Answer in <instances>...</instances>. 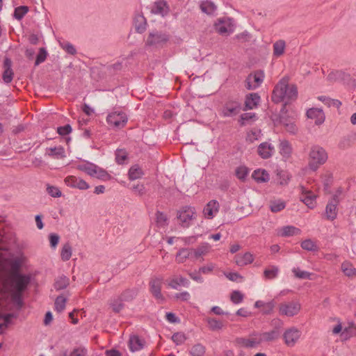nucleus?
Segmentation results:
<instances>
[{"label":"nucleus","mask_w":356,"mask_h":356,"mask_svg":"<svg viewBox=\"0 0 356 356\" xmlns=\"http://www.w3.org/2000/svg\"><path fill=\"white\" fill-rule=\"evenodd\" d=\"M31 276L27 274L15 273L9 280L12 301L19 307L23 306V293L31 283Z\"/></svg>","instance_id":"obj_1"},{"label":"nucleus","mask_w":356,"mask_h":356,"mask_svg":"<svg viewBox=\"0 0 356 356\" xmlns=\"http://www.w3.org/2000/svg\"><path fill=\"white\" fill-rule=\"evenodd\" d=\"M298 97V88L296 85H289L288 79L283 78L275 86L271 99L277 104L285 99L287 102L295 100Z\"/></svg>","instance_id":"obj_2"},{"label":"nucleus","mask_w":356,"mask_h":356,"mask_svg":"<svg viewBox=\"0 0 356 356\" xmlns=\"http://www.w3.org/2000/svg\"><path fill=\"white\" fill-rule=\"evenodd\" d=\"M327 154L325 150L319 145H313L309 154V165L312 170H316L318 168L325 163Z\"/></svg>","instance_id":"obj_3"},{"label":"nucleus","mask_w":356,"mask_h":356,"mask_svg":"<svg viewBox=\"0 0 356 356\" xmlns=\"http://www.w3.org/2000/svg\"><path fill=\"white\" fill-rule=\"evenodd\" d=\"M170 40V35L167 33L153 31L149 32L145 40V45L155 48H160L165 45Z\"/></svg>","instance_id":"obj_4"},{"label":"nucleus","mask_w":356,"mask_h":356,"mask_svg":"<svg viewBox=\"0 0 356 356\" xmlns=\"http://www.w3.org/2000/svg\"><path fill=\"white\" fill-rule=\"evenodd\" d=\"M342 191L339 188L332 198L328 201L325 207V217L329 220H334L337 216V206L340 202L339 196L341 195Z\"/></svg>","instance_id":"obj_5"},{"label":"nucleus","mask_w":356,"mask_h":356,"mask_svg":"<svg viewBox=\"0 0 356 356\" xmlns=\"http://www.w3.org/2000/svg\"><path fill=\"white\" fill-rule=\"evenodd\" d=\"M77 169L87 173L88 175L98 179H104L108 176L107 172L92 163H86L77 165Z\"/></svg>","instance_id":"obj_6"},{"label":"nucleus","mask_w":356,"mask_h":356,"mask_svg":"<svg viewBox=\"0 0 356 356\" xmlns=\"http://www.w3.org/2000/svg\"><path fill=\"white\" fill-rule=\"evenodd\" d=\"M234 343L240 348H253L261 344V339H259L257 332H253L249 336V338L237 337Z\"/></svg>","instance_id":"obj_7"},{"label":"nucleus","mask_w":356,"mask_h":356,"mask_svg":"<svg viewBox=\"0 0 356 356\" xmlns=\"http://www.w3.org/2000/svg\"><path fill=\"white\" fill-rule=\"evenodd\" d=\"M242 110L241 104L238 100L229 99L225 102L222 109L224 117H233L238 115Z\"/></svg>","instance_id":"obj_8"},{"label":"nucleus","mask_w":356,"mask_h":356,"mask_svg":"<svg viewBox=\"0 0 356 356\" xmlns=\"http://www.w3.org/2000/svg\"><path fill=\"white\" fill-rule=\"evenodd\" d=\"M264 79V73L262 70L255 71L248 76L245 79V88L248 90H255L262 83Z\"/></svg>","instance_id":"obj_9"},{"label":"nucleus","mask_w":356,"mask_h":356,"mask_svg":"<svg viewBox=\"0 0 356 356\" xmlns=\"http://www.w3.org/2000/svg\"><path fill=\"white\" fill-rule=\"evenodd\" d=\"M106 121L111 126H113L117 129H120L126 124L127 122V118L124 112L115 111L110 113L107 116Z\"/></svg>","instance_id":"obj_10"},{"label":"nucleus","mask_w":356,"mask_h":356,"mask_svg":"<svg viewBox=\"0 0 356 356\" xmlns=\"http://www.w3.org/2000/svg\"><path fill=\"white\" fill-rule=\"evenodd\" d=\"M300 304L298 302H288L282 303L279 307V312L281 315L286 316H293L300 310Z\"/></svg>","instance_id":"obj_11"},{"label":"nucleus","mask_w":356,"mask_h":356,"mask_svg":"<svg viewBox=\"0 0 356 356\" xmlns=\"http://www.w3.org/2000/svg\"><path fill=\"white\" fill-rule=\"evenodd\" d=\"M301 334V331L296 327L286 329L283 334L285 344L289 347L294 346L300 339Z\"/></svg>","instance_id":"obj_12"},{"label":"nucleus","mask_w":356,"mask_h":356,"mask_svg":"<svg viewBox=\"0 0 356 356\" xmlns=\"http://www.w3.org/2000/svg\"><path fill=\"white\" fill-rule=\"evenodd\" d=\"M195 209L191 207H185L181 211L179 212L177 216L178 219L181 222V226L184 227H189V222L195 218Z\"/></svg>","instance_id":"obj_13"},{"label":"nucleus","mask_w":356,"mask_h":356,"mask_svg":"<svg viewBox=\"0 0 356 356\" xmlns=\"http://www.w3.org/2000/svg\"><path fill=\"white\" fill-rule=\"evenodd\" d=\"M64 181L67 186L80 190H86L90 187L86 181L75 176H67Z\"/></svg>","instance_id":"obj_14"},{"label":"nucleus","mask_w":356,"mask_h":356,"mask_svg":"<svg viewBox=\"0 0 356 356\" xmlns=\"http://www.w3.org/2000/svg\"><path fill=\"white\" fill-rule=\"evenodd\" d=\"M162 283L163 279L161 277L152 278L149 281L150 291L158 300H163V296L161 293Z\"/></svg>","instance_id":"obj_15"},{"label":"nucleus","mask_w":356,"mask_h":356,"mask_svg":"<svg viewBox=\"0 0 356 356\" xmlns=\"http://www.w3.org/2000/svg\"><path fill=\"white\" fill-rule=\"evenodd\" d=\"M302 194L300 197L309 208L313 209L316 205V195L311 191L306 190L304 187L301 188Z\"/></svg>","instance_id":"obj_16"},{"label":"nucleus","mask_w":356,"mask_h":356,"mask_svg":"<svg viewBox=\"0 0 356 356\" xmlns=\"http://www.w3.org/2000/svg\"><path fill=\"white\" fill-rule=\"evenodd\" d=\"M3 67L4 69L2 79L6 83H10L14 76V72L12 69V60L9 58H5L3 61Z\"/></svg>","instance_id":"obj_17"},{"label":"nucleus","mask_w":356,"mask_h":356,"mask_svg":"<svg viewBox=\"0 0 356 356\" xmlns=\"http://www.w3.org/2000/svg\"><path fill=\"white\" fill-rule=\"evenodd\" d=\"M275 151L274 147L267 142L261 143L258 146L257 153L264 159L270 158Z\"/></svg>","instance_id":"obj_18"},{"label":"nucleus","mask_w":356,"mask_h":356,"mask_svg":"<svg viewBox=\"0 0 356 356\" xmlns=\"http://www.w3.org/2000/svg\"><path fill=\"white\" fill-rule=\"evenodd\" d=\"M219 207V203L215 200L209 202L203 210L205 217L208 219H212L214 217L215 213L218 211Z\"/></svg>","instance_id":"obj_19"},{"label":"nucleus","mask_w":356,"mask_h":356,"mask_svg":"<svg viewBox=\"0 0 356 356\" xmlns=\"http://www.w3.org/2000/svg\"><path fill=\"white\" fill-rule=\"evenodd\" d=\"M260 102V96L257 93H250L245 97V107L243 111L253 109L257 107Z\"/></svg>","instance_id":"obj_20"},{"label":"nucleus","mask_w":356,"mask_h":356,"mask_svg":"<svg viewBox=\"0 0 356 356\" xmlns=\"http://www.w3.org/2000/svg\"><path fill=\"white\" fill-rule=\"evenodd\" d=\"M307 116L311 119H315L316 124H322L325 120V115L321 108H312L307 110Z\"/></svg>","instance_id":"obj_21"},{"label":"nucleus","mask_w":356,"mask_h":356,"mask_svg":"<svg viewBox=\"0 0 356 356\" xmlns=\"http://www.w3.org/2000/svg\"><path fill=\"white\" fill-rule=\"evenodd\" d=\"M145 341L140 339L138 336L130 337L129 340V347L131 352L140 350L144 348Z\"/></svg>","instance_id":"obj_22"},{"label":"nucleus","mask_w":356,"mask_h":356,"mask_svg":"<svg viewBox=\"0 0 356 356\" xmlns=\"http://www.w3.org/2000/svg\"><path fill=\"white\" fill-rule=\"evenodd\" d=\"M254 261L253 255L250 252H245L244 254H236L235 256L236 264L238 266H243L252 263Z\"/></svg>","instance_id":"obj_23"},{"label":"nucleus","mask_w":356,"mask_h":356,"mask_svg":"<svg viewBox=\"0 0 356 356\" xmlns=\"http://www.w3.org/2000/svg\"><path fill=\"white\" fill-rule=\"evenodd\" d=\"M134 23L136 31L138 33H142L146 30L147 20L143 15L138 14L136 15L134 19Z\"/></svg>","instance_id":"obj_24"},{"label":"nucleus","mask_w":356,"mask_h":356,"mask_svg":"<svg viewBox=\"0 0 356 356\" xmlns=\"http://www.w3.org/2000/svg\"><path fill=\"white\" fill-rule=\"evenodd\" d=\"M167 9L168 6L166 2L164 0H159L154 2L152 8V13L163 16L167 13Z\"/></svg>","instance_id":"obj_25"},{"label":"nucleus","mask_w":356,"mask_h":356,"mask_svg":"<svg viewBox=\"0 0 356 356\" xmlns=\"http://www.w3.org/2000/svg\"><path fill=\"white\" fill-rule=\"evenodd\" d=\"M280 335V332L277 330L274 329L270 332H266L263 333L257 332L259 339H261V343L264 341H272L277 339Z\"/></svg>","instance_id":"obj_26"},{"label":"nucleus","mask_w":356,"mask_h":356,"mask_svg":"<svg viewBox=\"0 0 356 356\" xmlns=\"http://www.w3.org/2000/svg\"><path fill=\"white\" fill-rule=\"evenodd\" d=\"M252 177L258 183L266 182L269 180V174L266 170L257 169L254 170Z\"/></svg>","instance_id":"obj_27"},{"label":"nucleus","mask_w":356,"mask_h":356,"mask_svg":"<svg viewBox=\"0 0 356 356\" xmlns=\"http://www.w3.org/2000/svg\"><path fill=\"white\" fill-rule=\"evenodd\" d=\"M47 154L52 158L58 159L65 156V149L62 146L50 147L47 149Z\"/></svg>","instance_id":"obj_28"},{"label":"nucleus","mask_w":356,"mask_h":356,"mask_svg":"<svg viewBox=\"0 0 356 356\" xmlns=\"http://www.w3.org/2000/svg\"><path fill=\"white\" fill-rule=\"evenodd\" d=\"M215 29L220 34H225L231 29L229 23L222 19H219L218 22L215 24Z\"/></svg>","instance_id":"obj_29"},{"label":"nucleus","mask_w":356,"mask_h":356,"mask_svg":"<svg viewBox=\"0 0 356 356\" xmlns=\"http://www.w3.org/2000/svg\"><path fill=\"white\" fill-rule=\"evenodd\" d=\"M138 291L136 288L127 289L120 294V297L124 302H130L137 296Z\"/></svg>","instance_id":"obj_30"},{"label":"nucleus","mask_w":356,"mask_h":356,"mask_svg":"<svg viewBox=\"0 0 356 356\" xmlns=\"http://www.w3.org/2000/svg\"><path fill=\"white\" fill-rule=\"evenodd\" d=\"M69 284V278L66 276L62 275L56 280L54 286L56 291H60L66 289Z\"/></svg>","instance_id":"obj_31"},{"label":"nucleus","mask_w":356,"mask_h":356,"mask_svg":"<svg viewBox=\"0 0 356 356\" xmlns=\"http://www.w3.org/2000/svg\"><path fill=\"white\" fill-rule=\"evenodd\" d=\"M143 174V170L138 165H134L129 170V178L131 180H135L140 178Z\"/></svg>","instance_id":"obj_32"},{"label":"nucleus","mask_w":356,"mask_h":356,"mask_svg":"<svg viewBox=\"0 0 356 356\" xmlns=\"http://www.w3.org/2000/svg\"><path fill=\"white\" fill-rule=\"evenodd\" d=\"M279 271L277 266L272 265L264 270V276L267 280H273L277 277Z\"/></svg>","instance_id":"obj_33"},{"label":"nucleus","mask_w":356,"mask_h":356,"mask_svg":"<svg viewBox=\"0 0 356 356\" xmlns=\"http://www.w3.org/2000/svg\"><path fill=\"white\" fill-rule=\"evenodd\" d=\"M123 302L124 301L120 296L111 299V302H110V306L112 308V310L115 313H119L124 307V305L123 304Z\"/></svg>","instance_id":"obj_34"},{"label":"nucleus","mask_w":356,"mask_h":356,"mask_svg":"<svg viewBox=\"0 0 356 356\" xmlns=\"http://www.w3.org/2000/svg\"><path fill=\"white\" fill-rule=\"evenodd\" d=\"M286 42L283 40L276 41L273 44V54L276 57L282 56L284 53Z\"/></svg>","instance_id":"obj_35"},{"label":"nucleus","mask_w":356,"mask_h":356,"mask_svg":"<svg viewBox=\"0 0 356 356\" xmlns=\"http://www.w3.org/2000/svg\"><path fill=\"white\" fill-rule=\"evenodd\" d=\"M300 233V229L294 226H285L281 229L280 235L282 236H291L298 235Z\"/></svg>","instance_id":"obj_36"},{"label":"nucleus","mask_w":356,"mask_h":356,"mask_svg":"<svg viewBox=\"0 0 356 356\" xmlns=\"http://www.w3.org/2000/svg\"><path fill=\"white\" fill-rule=\"evenodd\" d=\"M291 147L288 140H282L280 144V152L285 158H289L291 154Z\"/></svg>","instance_id":"obj_37"},{"label":"nucleus","mask_w":356,"mask_h":356,"mask_svg":"<svg viewBox=\"0 0 356 356\" xmlns=\"http://www.w3.org/2000/svg\"><path fill=\"white\" fill-rule=\"evenodd\" d=\"M192 252V250L187 248L180 249L176 255L177 261L179 264L184 263L191 256Z\"/></svg>","instance_id":"obj_38"},{"label":"nucleus","mask_w":356,"mask_h":356,"mask_svg":"<svg viewBox=\"0 0 356 356\" xmlns=\"http://www.w3.org/2000/svg\"><path fill=\"white\" fill-rule=\"evenodd\" d=\"M206 321L207 322L209 329L212 331L220 330L223 327L222 322L215 318H207Z\"/></svg>","instance_id":"obj_39"},{"label":"nucleus","mask_w":356,"mask_h":356,"mask_svg":"<svg viewBox=\"0 0 356 356\" xmlns=\"http://www.w3.org/2000/svg\"><path fill=\"white\" fill-rule=\"evenodd\" d=\"M248 173L249 169L245 165H240L235 170V175L242 181H244L246 179Z\"/></svg>","instance_id":"obj_40"},{"label":"nucleus","mask_w":356,"mask_h":356,"mask_svg":"<svg viewBox=\"0 0 356 356\" xmlns=\"http://www.w3.org/2000/svg\"><path fill=\"white\" fill-rule=\"evenodd\" d=\"M200 8L203 13L211 15L216 10V6L213 2L205 1L200 4Z\"/></svg>","instance_id":"obj_41"},{"label":"nucleus","mask_w":356,"mask_h":356,"mask_svg":"<svg viewBox=\"0 0 356 356\" xmlns=\"http://www.w3.org/2000/svg\"><path fill=\"white\" fill-rule=\"evenodd\" d=\"M66 302H67L66 298H65L62 295L58 296L56 298L55 302H54L55 310L58 313L62 312L65 308Z\"/></svg>","instance_id":"obj_42"},{"label":"nucleus","mask_w":356,"mask_h":356,"mask_svg":"<svg viewBox=\"0 0 356 356\" xmlns=\"http://www.w3.org/2000/svg\"><path fill=\"white\" fill-rule=\"evenodd\" d=\"M341 270L348 277L356 275V268L349 262H343L341 264Z\"/></svg>","instance_id":"obj_43"},{"label":"nucleus","mask_w":356,"mask_h":356,"mask_svg":"<svg viewBox=\"0 0 356 356\" xmlns=\"http://www.w3.org/2000/svg\"><path fill=\"white\" fill-rule=\"evenodd\" d=\"M72 246L70 243H67L64 244L60 252V257L63 261H68L72 256Z\"/></svg>","instance_id":"obj_44"},{"label":"nucleus","mask_w":356,"mask_h":356,"mask_svg":"<svg viewBox=\"0 0 356 356\" xmlns=\"http://www.w3.org/2000/svg\"><path fill=\"white\" fill-rule=\"evenodd\" d=\"M188 280L183 277H179L178 278H173L169 283V286L172 289H177L178 286L182 285L184 286H187L188 285Z\"/></svg>","instance_id":"obj_45"},{"label":"nucleus","mask_w":356,"mask_h":356,"mask_svg":"<svg viewBox=\"0 0 356 356\" xmlns=\"http://www.w3.org/2000/svg\"><path fill=\"white\" fill-rule=\"evenodd\" d=\"M285 202L280 200L271 201L270 203V211L273 213H277L285 208Z\"/></svg>","instance_id":"obj_46"},{"label":"nucleus","mask_w":356,"mask_h":356,"mask_svg":"<svg viewBox=\"0 0 356 356\" xmlns=\"http://www.w3.org/2000/svg\"><path fill=\"white\" fill-rule=\"evenodd\" d=\"M29 7L26 6H20L15 8L13 16L15 19L20 20L28 13Z\"/></svg>","instance_id":"obj_47"},{"label":"nucleus","mask_w":356,"mask_h":356,"mask_svg":"<svg viewBox=\"0 0 356 356\" xmlns=\"http://www.w3.org/2000/svg\"><path fill=\"white\" fill-rule=\"evenodd\" d=\"M128 158V154L125 149H119L115 152V161L118 164L122 165Z\"/></svg>","instance_id":"obj_48"},{"label":"nucleus","mask_w":356,"mask_h":356,"mask_svg":"<svg viewBox=\"0 0 356 356\" xmlns=\"http://www.w3.org/2000/svg\"><path fill=\"white\" fill-rule=\"evenodd\" d=\"M192 356H203L205 353V348L200 343L194 345L190 351Z\"/></svg>","instance_id":"obj_49"},{"label":"nucleus","mask_w":356,"mask_h":356,"mask_svg":"<svg viewBox=\"0 0 356 356\" xmlns=\"http://www.w3.org/2000/svg\"><path fill=\"white\" fill-rule=\"evenodd\" d=\"M301 248L307 251H317L318 247L311 239H306L301 243Z\"/></svg>","instance_id":"obj_50"},{"label":"nucleus","mask_w":356,"mask_h":356,"mask_svg":"<svg viewBox=\"0 0 356 356\" xmlns=\"http://www.w3.org/2000/svg\"><path fill=\"white\" fill-rule=\"evenodd\" d=\"M14 317L13 314H7L6 315H0V328L7 327L11 323L12 318Z\"/></svg>","instance_id":"obj_51"},{"label":"nucleus","mask_w":356,"mask_h":356,"mask_svg":"<svg viewBox=\"0 0 356 356\" xmlns=\"http://www.w3.org/2000/svg\"><path fill=\"white\" fill-rule=\"evenodd\" d=\"M47 56V52L44 47H41L39 49V53L36 56V59L35 61V65H39L40 63H43Z\"/></svg>","instance_id":"obj_52"},{"label":"nucleus","mask_w":356,"mask_h":356,"mask_svg":"<svg viewBox=\"0 0 356 356\" xmlns=\"http://www.w3.org/2000/svg\"><path fill=\"white\" fill-rule=\"evenodd\" d=\"M244 296L239 291H234L231 293L230 299L232 302L234 304H239L243 300Z\"/></svg>","instance_id":"obj_53"},{"label":"nucleus","mask_w":356,"mask_h":356,"mask_svg":"<svg viewBox=\"0 0 356 356\" xmlns=\"http://www.w3.org/2000/svg\"><path fill=\"white\" fill-rule=\"evenodd\" d=\"M295 276L300 279H310L311 273L307 271L300 270L298 268H294L292 270Z\"/></svg>","instance_id":"obj_54"},{"label":"nucleus","mask_w":356,"mask_h":356,"mask_svg":"<svg viewBox=\"0 0 356 356\" xmlns=\"http://www.w3.org/2000/svg\"><path fill=\"white\" fill-rule=\"evenodd\" d=\"M186 339V337L184 333L176 332L172 336V340L176 345L182 344Z\"/></svg>","instance_id":"obj_55"},{"label":"nucleus","mask_w":356,"mask_h":356,"mask_svg":"<svg viewBox=\"0 0 356 356\" xmlns=\"http://www.w3.org/2000/svg\"><path fill=\"white\" fill-rule=\"evenodd\" d=\"M60 47L70 55H75L76 54V48L68 42L60 43Z\"/></svg>","instance_id":"obj_56"},{"label":"nucleus","mask_w":356,"mask_h":356,"mask_svg":"<svg viewBox=\"0 0 356 356\" xmlns=\"http://www.w3.org/2000/svg\"><path fill=\"white\" fill-rule=\"evenodd\" d=\"M47 191L51 197H59L62 195V193L58 188L54 186L47 185Z\"/></svg>","instance_id":"obj_57"},{"label":"nucleus","mask_w":356,"mask_h":356,"mask_svg":"<svg viewBox=\"0 0 356 356\" xmlns=\"http://www.w3.org/2000/svg\"><path fill=\"white\" fill-rule=\"evenodd\" d=\"M255 114L252 113H245L241 115L239 122L241 125H245V122L254 118Z\"/></svg>","instance_id":"obj_58"},{"label":"nucleus","mask_w":356,"mask_h":356,"mask_svg":"<svg viewBox=\"0 0 356 356\" xmlns=\"http://www.w3.org/2000/svg\"><path fill=\"white\" fill-rule=\"evenodd\" d=\"M343 333H346L349 337L356 336V325L353 323H350L348 327H345Z\"/></svg>","instance_id":"obj_59"},{"label":"nucleus","mask_w":356,"mask_h":356,"mask_svg":"<svg viewBox=\"0 0 356 356\" xmlns=\"http://www.w3.org/2000/svg\"><path fill=\"white\" fill-rule=\"evenodd\" d=\"M72 130V127L70 124L58 127L57 128V132L60 136L68 135L70 133H71Z\"/></svg>","instance_id":"obj_60"},{"label":"nucleus","mask_w":356,"mask_h":356,"mask_svg":"<svg viewBox=\"0 0 356 356\" xmlns=\"http://www.w3.org/2000/svg\"><path fill=\"white\" fill-rule=\"evenodd\" d=\"M20 268H21V261L19 259H15L11 264L10 275H14L15 273H21L19 272Z\"/></svg>","instance_id":"obj_61"},{"label":"nucleus","mask_w":356,"mask_h":356,"mask_svg":"<svg viewBox=\"0 0 356 356\" xmlns=\"http://www.w3.org/2000/svg\"><path fill=\"white\" fill-rule=\"evenodd\" d=\"M156 219L157 224L161 226L164 225L167 221L166 216L161 211H157L156 213Z\"/></svg>","instance_id":"obj_62"},{"label":"nucleus","mask_w":356,"mask_h":356,"mask_svg":"<svg viewBox=\"0 0 356 356\" xmlns=\"http://www.w3.org/2000/svg\"><path fill=\"white\" fill-rule=\"evenodd\" d=\"M49 239L51 247L55 248L59 242L60 237L58 234L51 233L49 236Z\"/></svg>","instance_id":"obj_63"},{"label":"nucleus","mask_w":356,"mask_h":356,"mask_svg":"<svg viewBox=\"0 0 356 356\" xmlns=\"http://www.w3.org/2000/svg\"><path fill=\"white\" fill-rule=\"evenodd\" d=\"M86 354V350L83 348H74L70 356H85Z\"/></svg>","instance_id":"obj_64"}]
</instances>
